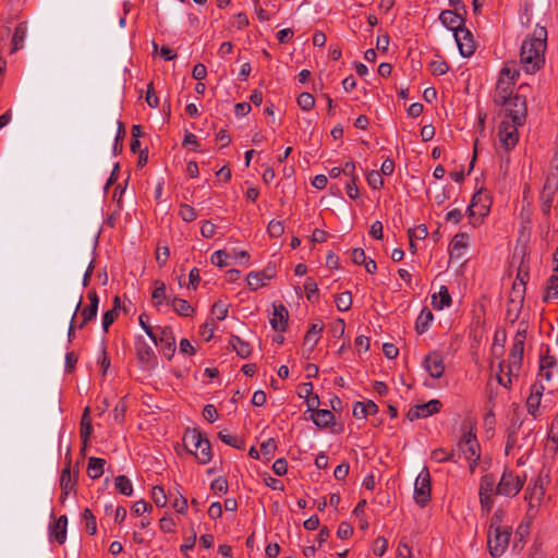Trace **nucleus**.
I'll list each match as a JSON object with an SVG mask.
<instances>
[{"label": "nucleus", "instance_id": "f257e3e1", "mask_svg": "<svg viewBox=\"0 0 558 558\" xmlns=\"http://www.w3.org/2000/svg\"><path fill=\"white\" fill-rule=\"evenodd\" d=\"M546 47L547 31L543 26H536L533 34L523 40L520 49V63L526 73H535L544 66Z\"/></svg>", "mask_w": 558, "mask_h": 558}, {"label": "nucleus", "instance_id": "f03ea898", "mask_svg": "<svg viewBox=\"0 0 558 558\" xmlns=\"http://www.w3.org/2000/svg\"><path fill=\"white\" fill-rule=\"evenodd\" d=\"M184 446L202 464L213 459L210 442L206 435L196 428H187L183 436Z\"/></svg>", "mask_w": 558, "mask_h": 558}, {"label": "nucleus", "instance_id": "7ed1b4c3", "mask_svg": "<svg viewBox=\"0 0 558 558\" xmlns=\"http://www.w3.org/2000/svg\"><path fill=\"white\" fill-rule=\"evenodd\" d=\"M475 426L469 422L461 426V436L454 446L456 457H463L464 460L473 457H482V449L476 437Z\"/></svg>", "mask_w": 558, "mask_h": 558}, {"label": "nucleus", "instance_id": "20e7f679", "mask_svg": "<svg viewBox=\"0 0 558 558\" xmlns=\"http://www.w3.org/2000/svg\"><path fill=\"white\" fill-rule=\"evenodd\" d=\"M525 338H526V330L525 329L518 330L514 336V339H513V343H512V348H511L509 356H508V361L507 362L502 361L499 363L500 371L502 372L504 368H507V374L509 376H515V377L519 376V373H520V369L522 366Z\"/></svg>", "mask_w": 558, "mask_h": 558}, {"label": "nucleus", "instance_id": "39448f33", "mask_svg": "<svg viewBox=\"0 0 558 558\" xmlns=\"http://www.w3.org/2000/svg\"><path fill=\"white\" fill-rule=\"evenodd\" d=\"M490 206L492 198L488 191L484 189L478 190L473 195L471 204L466 210L470 218V223L474 227L480 225L482 219L489 214Z\"/></svg>", "mask_w": 558, "mask_h": 558}, {"label": "nucleus", "instance_id": "423d86ee", "mask_svg": "<svg viewBox=\"0 0 558 558\" xmlns=\"http://www.w3.org/2000/svg\"><path fill=\"white\" fill-rule=\"evenodd\" d=\"M525 481V475L521 477L512 470L505 469L497 483L496 494L505 497H514L521 492Z\"/></svg>", "mask_w": 558, "mask_h": 558}, {"label": "nucleus", "instance_id": "0eeeda50", "mask_svg": "<svg viewBox=\"0 0 558 558\" xmlns=\"http://www.w3.org/2000/svg\"><path fill=\"white\" fill-rule=\"evenodd\" d=\"M496 478L494 474L487 473L480 478L478 499L482 512L488 514L494 508V496L496 494Z\"/></svg>", "mask_w": 558, "mask_h": 558}, {"label": "nucleus", "instance_id": "6e6552de", "mask_svg": "<svg viewBox=\"0 0 558 558\" xmlns=\"http://www.w3.org/2000/svg\"><path fill=\"white\" fill-rule=\"evenodd\" d=\"M550 482V470L543 466L539 471L538 476L531 481L529 486L526 487L524 499L533 504V501L539 502L546 493V487Z\"/></svg>", "mask_w": 558, "mask_h": 558}, {"label": "nucleus", "instance_id": "1a4fd4ad", "mask_svg": "<svg viewBox=\"0 0 558 558\" xmlns=\"http://www.w3.org/2000/svg\"><path fill=\"white\" fill-rule=\"evenodd\" d=\"M505 108L506 117L515 122V124H524L527 114L526 98L517 93L507 99V104L499 105Z\"/></svg>", "mask_w": 558, "mask_h": 558}, {"label": "nucleus", "instance_id": "9d476101", "mask_svg": "<svg viewBox=\"0 0 558 558\" xmlns=\"http://www.w3.org/2000/svg\"><path fill=\"white\" fill-rule=\"evenodd\" d=\"M511 536V529H495L488 530L487 533V546L489 554L494 558H498L504 555L508 548Z\"/></svg>", "mask_w": 558, "mask_h": 558}, {"label": "nucleus", "instance_id": "9b49d317", "mask_svg": "<svg viewBox=\"0 0 558 558\" xmlns=\"http://www.w3.org/2000/svg\"><path fill=\"white\" fill-rule=\"evenodd\" d=\"M432 477L425 466L418 473L414 483V499L420 507H425L430 500Z\"/></svg>", "mask_w": 558, "mask_h": 558}, {"label": "nucleus", "instance_id": "f8f14e48", "mask_svg": "<svg viewBox=\"0 0 558 558\" xmlns=\"http://www.w3.org/2000/svg\"><path fill=\"white\" fill-rule=\"evenodd\" d=\"M558 195V168L556 171L548 174L544 184L541 199H542V211L544 215L549 216L553 204L555 203Z\"/></svg>", "mask_w": 558, "mask_h": 558}, {"label": "nucleus", "instance_id": "ddd939ff", "mask_svg": "<svg viewBox=\"0 0 558 558\" xmlns=\"http://www.w3.org/2000/svg\"><path fill=\"white\" fill-rule=\"evenodd\" d=\"M525 288L522 283H513L507 302L506 318L514 323L521 313L524 301Z\"/></svg>", "mask_w": 558, "mask_h": 558}, {"label": "nucleus", "instance_id": "4468645a", "mask_svg": "<svg viewBox=\"0 0 558 558\" xmlns=\"http://www.w3.org/2000/svg\"><path fill=\"white\" fill-rule=\"evenodd\" d=\"M523 124H515L512 120H504L499 125L498 138L501 147L509 151L515 147L519 142L518 128Z\"/></svg>", "mask_w": 558, "mask_h": 558}, {"label": "nucleus", "instance_id": "2eb2a0df", "mask_svg": "<svg viewBox=\"0 0 558 558\" xmlns=\"http://www.w3.org/2000/svg\"><path fill=\"white\" fill-rule=\"evenodd\" d=\"M77 476L78 471H74V473H71V461L69 460L65 466L61 471L60 476V488H61V495H60V501L61 504L65 502V499L68 495L71 492L76 490V484H77Z\"/></svg>", "mask_w": 558, "mask_h": 558}, {"label": "nucleus", "instance_id": "dca6fc26", "mask_svg": "<svg viewBox=\"0 0 558 558\" xmlns=\"http://www.w3.org/2000/svg\"><path fill=\"white\" fill-rule=\"evenodd\" d=\"M545 387L541 380H536L530 388V395L526 399L527 413L534 418L541 415V402L544 396Z\"/></svg>", "mask_w": 558, "mask_h": 558}, {"label": "nucleus", "instance_id": "f3484780", "mask_svg": "<svg viewBox=\"0 0 558 558\" xmlns=\"http://www.w3.org/2000/svg\"><path fill=\"white\" fill-rule=\"evenodd\" d=\"M441 407H442V404L439 400L433 399L426 403L416 404V405L410 408V410L407 413V417L411 422L415 421L417 418H425L435 413H438L440 411Z\"/></svg>", "mask_w": 558, "mask_h": 558}, {"label": "nucleus", "instance_id": "a211bd4d", "mask_svg": "<svg viewBox=\"0 0 558 558\" xmlns=\"http://www.w3.org/2000/svg\"><path fill=\"white\" fill-rule=\"evenodd\" d=\"M454 39L459 47V51L463 57H470L475 51V41L472 33L464 26L456 29Z\"/></svg>", "mask_w": 558, "mask_h": 558}, {"label": "nucleus", "instance_id": "6ab92c4d", "mask_svg": "<svg viewBox=\"0 0 558 558\" xmlns=\"http://www.w3.org/2000/svg\"><path fill=\"white\" fill-rule=\"evenodd\" d=\"M156 345H160V351L170 360L175 352V338L171 327H163L160 329V335L157 336Z\"/></svg>", "mask_w": 558, "mask_h": 558}, {"label": "nucleus", "instance_id": "aec40b11", "mask_svg": "<svg viewBox=\"0 0 558 558\" xmlns=\"http://www.w3.org/2000/svg\"><path fill=\"white\" fill-rule=\"evenodd\" d=\"M464 15L458 8L456 10H444L439 14V21L445 27L456 33V29L465 25Z\"/></svg>", "mask_w": 558, "mask_h": 558}, {"label": "nucleus", "instance_id": "412c9836", "mask_svg": "<svg viewBox=\"0 0 558 558\" xmlns=\"http://www.w3.org/2000/svg\"><path fill=\"white\" fill-rule=\"evenodd\" d=\"M558 374V362L554 355H546L541 359L539 369L537 373V380L545 379L547 383L551 381Z\"/></svg>", "mask_w": 558, "mask_h": 558}, {"label": "nucleus", "instance_id": "4be33fe9", "mask_svg": "<svg viewBox=\"0 0 558 558\" xmlns=\"http://www.w3.org/2000/svg\"><path fill=\"white\" fill-rule=\"evenodd\" d=\"M425 369L434 378H440L445 372V364L442 356L436 352H429L424 360Z\"/></svg>", "mask_w": 558, "mask_h": 558}, {"label": "nucleus", "instance_id": "5701e85b", "mask_svg": "<svg viewBox=\"0 0 558 558\" xmlns=\"http://www.w3.org/2000/svg\"><path fill=\"white\" fill-rule=\"evenodd\" d=\"M514 81H506L504 77H499L496 84L494 93L495 105H505L507 99L512 97Z\"/></svg>", "mask_w": 558, "mask_h": 558}, {"label": "nucleus", "instance_id": "b1692460", "mask_svg": "<svg viewBox=\"0 0 558 558\" xmlns=\"http://www.w3.org/2000/svg\"><path fill=\"white\" fill-rule=\"evenodd\" d=\"M89 305L85 306L81 311L82 322L78 328H83L88 322L93 320L97 316L99 299L95 290H90L87 293Z\"/></svg>", "mask_w": 558, "mask_h": 558}, {"label": "nucleus", "instance_id": "393cba45", "mask_svg": "<svg viewBox=\"0 0 558 558\" xmlns=\"http://www.w3.org/2000/svg\"><path fill=\"white\" fill-rule=\"evenodd\" d=\"M272 310V316L269 320L272 329L276 331H284L288 326V310L283 304H274Z\"/></svg>", "mask_w": 558, "mask_h": 558}, {"label": "nucleus", "instance_id": "a878e982", "mask_svg": "<svg viewBox=\"0 0 558 558\" xmlns=\"http://www.w3.org/2000/svg\"><path fill=\"white\" fill-rule=\"evenodd\" d=\"M325 325L323 323L312 324L304 336L303 347H307V351L311 353L315 345L319 341L322 331Z\"/></svg>", "mask_w": 558, "mask_h": 558}, {"label": "nucleus", "instance_id": "bb28decb", "mask_svg": "<svg viewBox=\"0 0 558 558\" xmlns=\"http://www.w3.org/2000/svg\"><path fill=\"white\" fill-rule=\"evenodd\" d=\"M66 515H61L59 519L49 527V535L54 538L59 544H63L66 539Z\"/></svg>", "mask_w": 558, "mask_h": 558}, {"label": "nucleus", "instance_id": "cd10ccee", "mask_svg": "<svg viewBox=\"0 0 558 558\" xmlns=\"http://www.w3.org/2000/svg\"><path fill=\"white\" fill-rule=\"evenodd\" d=\"M92 432H93L92 418H90V414H89V408L87 407V408H85V410L82 414L81 424H80V437L83 442L82 450H85V447H86L87 441L92 435Z\"/></svg>", "mask_w": 558, "mask_h": 558}, {"label": "nucleus", "instance_id": "c85d7f7f", "mask_svg": "<svg viewBox=\"0 0 558 558\" xmlns=\"http://www.w3.org/2000/svg\"><path fill=\"white\" fill-rule=\"evenodd\" d=\"M272 278V274H267L266 271H252L246 276L247 287L252 291H256L266 284V281H269Z\"/></svg>", "mask_w": 558, "mask_h": 558}, {"label": "nucleus", "instance_id": "c756f323", "mask_svg": "<svg viewBox=\"0 0 558 558\" xmlns=\"http://www.w3.org/2000/svg\"><path fill=\"white\" fill-rule=\"evenodd\" d=\"M311 418L318 428H327L335 423L333 413L325 409L316 410Z\"/></svg>", "mask_w": 558, "mask_h": 558}, {"label": "nucleus", "instance_id": "7c9ffc66", "mask_svg": "<svg viewBox=\"0 0 558 558\" xmlns=\"http://www.w3.org/2000/svg\"><path fill=\"white\" fill-rule=\"evenodd\" d=\"M26 34H27L26 22L19 23L14 29V34L12 37L11 53H14L15 51L23 48Z\"/></svg>", "mask_w": 558, "mask_h": 558}, {"label": "nucleus", "instance_id": "2f4dec72", "mask_svg": "<svg viewBox=\"0 0 558 558\" xmlns=\"http://www.w3.org/2000/svg\"><path fill=\"white\" fill-rule=\"evenodd\" d=\"M106 460L102 458L90 457L87 464V474L90 478H99L105 471Z\"/></svg>", "mask_w": 558, "mask_h": 558}, {"label": "nucleus", "instance_id": "473e14b6", "mask_svg": "<svg viewBox=\"0 0 558 558\" xmlns=\"http://www.w3.org/2000/svg\"><path fill=\"white\" fill-rule=\"evenodd\" d=\"M434 315L428 307H424L415 322V330L418 335L424 333L429 328L430 323L433 322Z\"/></svg>", "mask_w": 558, "mask_h": 558}, {"label": "nucleus", "instance_id": "72a5a7b5", "mask_svg": "<svg viewBox=\"0 0 558 558\" xmlns=\"http://www.w3.org/2000/svg\"><path fill=\"white\" fill-rule=\"evenodd\" d=\"M229 344L242 359H246L251 355L252 348L248 342L242 340L238 336H231Z\"/></svg>", "mask_w": 558, "mask_h": 558}, {"label": "nucleus", "instance_id": "f704fd0d", "mask_svg": "<svg viewBox=\"0 0 558 558\" xmlns=\"http://www.w3.org/2000/svg\"><path fill=\"white\" fill-rule=\"evenodd\" d=\"M469 245V235L466 233H458L453 236L450 243L451 254H456V256H460L462 252Z\"/></svg>", "mask_w": 558, "mask_h": 558}, {"label": "nucleus", "instance_id": "c9c22d12", "mask_svg": "<svg viewBox=\"0 0 558 558\" xmlns=\"http://www.w3.org/2000/svg\"><path fill=\"white\" fill-rule=\"evenodd\" d=\"M451 304V296L446 286H441L438 294L433 295V306L442 310Z\"/></svg>", "mask_w": 558, "mask_h": 558}, {"label": "nucleus", "instance_id": "e433bc0d", "mask_svg": "<svg viewBox=\"0 0 558 558\" xmlns=\"http://www.w3.org/2000/svg\"><path fill=\"white\" fill-rule=\"evenodd\" d=\"M135 350L138 360L143 363H148L154 357L153 349L142 338L136 340Z\"/></svg>", "mask_w": 558, "mask_h": 558}, {"label": "nucleus", "instance_id": "4c0bfd02", "mask_svg": "<svg viewBox=\"0 0 558 558\" xmlns=\"http://www.w3.org/2000/svg\"><path fill=\"white\" fill-rule=\"evenodd\" d=\"M430 459L437 463L457 462L456 450L447 451L444 448H436L430 452Z\"/></svg>", "mask_w": 558, "mask_h": 558}, {"label": "nucleus", "instance_id": "58836bf2", "mask_svg": "<svg viewBox=\"0 0 558 558\" xmlns=\"http://www.w3.org/2000/svg\"><path fill=\"white\" fill-rule=\"evenodd\" d=\"M171 305H172L173 310L175 311V313L181 316L187 317L194 312L193 307L184 299L172 298Z\"/></svg>", "mask_w": 558, "mask_h": 558}, {"label": "nucleus", "instance_id": "ea45409f", "mask_svg": "<svg viewBox=\"0 0 558 558\" xmlns=\"http://www.w3.org/2000/svg\"><path fill=\"white\" fill-rule=\"evenodd\" d=\"M114 486L116 489L124 496H131L133 494V485L125 475H118L114 478Z\"/></svg>", "mask_w": 558, "mask_h": 558}, {"label": "nucleus", "instance_id": "a19ab883", "mask_svg": "<svg viewBox=\"0 0 558 558\" xmlns=\"http://www.w3.org/2000/svg\"><path fill=\"white\" fill-rule=\"evenodd\" d=\"M154 286H155V288H154V291L151 293V298H153V301H154L155 304L159 305V304H161L166 300L171 302V299H169L166 295V284L162 281L155 280Z\"/></svg>", "mask_w": 558, "mask_h": 558}, {"label": "nucleus", "instance_id": "79ce46f5", "mask_svg": "<svg viewBox=\"0 0 558 558\" xmlns=\"http://www.w3.org/2000/svg\"><path fill=\"white\" fill-rule=\"evenodd\" d=\"M335 303L340 312H347L352 306V294L349 291L341 292L335 296Z\"/></svg>", "mask_w": 558, "mask_h": 558}, {"label": "nucleus", "instance_id": "37998d69", "mask_svg": "<svg viewBox=\"0 0 558 558\" xmlns=\"http://www.w3.org/2000/svg\"><path fill=\"white\" fill-rule=\"evenodd\" d=\"M151 499L157 507H159V508L166 507L168 497L165 493L163 487H161L159 485L154 486L151 489Z\"/></svg>", "mask_w": 558, "mask_h": 558}, {"label": "nucleus", "instance_id": "c03bdc74", "mask_svg": "<svg viewBox=\"0 0 558 558\" xmlns=\"http://www.w3.org/2000/svg\"><path fill=\"white\" fill-rule=\"evenodd\" d=\"M218 437L223 444L233 448L241 449L244 446V441L235 435H231L226 432H219Z\"/></svg>", "mask_w": 558, "mask_h": 558}, {"label": "nucleus", "instance_id": "a18cd8bd", "mask_svg": "<svg viewBox=\"0 0 558 558\" xmlns=\"http://www.w3.org/2000/svg\"><path fill=\"white\" fill-rule=\"evenodd\" d=\"M83 519L85 520V529L89 535H94L97 532L96 518L92 510L86 508L83 512Z\"/></svg>", "mask_w": 558, "mask_h": 558}, {"label": "nucleus", "instance_id": "49530a36", "mask_svg": "<svg viewBox=\"0 0 558 558\" xmlns=\"http://www.w3.org/2000/svg\"><path fill=\"white\" fill-rule=\"evenodd\" d=\"M428 69L433 75H444L448 72L449 65L444 59H437L428 64Z\"/></svg>", "mask_w": 558, "mask_h": 558}, {"label": "nucleus", "instance_id": "de8ad7c7", "mask_svg": "<svg viewBox=\"0 0 558 558\" xmlns=\"http://www.w3.org/2000/svg\"><path fill=\"white\" fill-rule=\"evenodd\" d=\"M551 299H558V276L556 275L550 276L548 279L547 294L544 298V302Z\"/></svg>", "mask_w": 558, "mask_h": 558}, {"label": "nucleus", "instance_id": "09e8293b", "mask_svg": "<svg viewBox=\"0 0 558 558\" xmlns=\"http://www.w3.org/2000/svg\"><path fill=\"white\" fill-rule=\"evenodd\" d=\"M366 181L368 185L374 190H378L384 186L383 175L379 171L376 170H372L367 173Z\"/></svg>", "mask_w": 558, "mask_h": 558}, {"label": "nucleus", "instance_id": "8fccbe9b", "mask_svg": "<svg viewBox=\"0 0 558 558\" xmlns=\"http://www.w3.org/2000/svg\"><path fill=\"white\" fill-rule=\"evenodd\" d=\"M172 507L178 513H185L187 511V499L177 489V496L172 500Z\"/></svg>", "mask_w": 558, "mask_h": 558}, {"label": "nucleus", "instance_id": "3c124183", "mask_svg": "<svg viewBox=\"0 0 558 558\" xmlns=\"http://www.w3.org/2000/svg\"><path fill=\"white\" fill-rule=\"evenodd\" d=\"M179 215L182 218V220L186 222H192L196 219L197 214L194 207L187 204H181L179 209Z\"/></svg>", "mask_w": 558, "mask_h": 558}, {"label": "nucleus", "instance_id": "603ef678", "mask_svg": "<svg viewBox=\"0 0 558 558\" xmlns=\"http://www.w3.org/2000/svg\"><path fill=\"white\" fill-rule=\"evenodd\" d=\"M298 105L302 110L308 111L315 105V98L310 93H301L298 97Z\"/></svg>", "mask_w": 558, "mask_h": 558}, {"label": "nucleus", "instance_id": "864d4df0", "mask_svg": "<svg viewBox=\"0 0 558 558\" xmlns=\"http://www.w3.org/2000/svg\"><path fill=\"white\" fill-rule=\"evenodd\" d=\"M304 290L308 301H314L318 298V287L313 278H307L304 283Z\"/></svg>", "mask_w": 558, "mask_h": 558}, {"label": "nucleus", "instance_id": "5fc2aeb1", "mask_svg": "<svg viewBox=\"0 0 558 558\" xmlns=\"http://www.w3.org/2000/svg\"><path fill=\"white\" fill-rule=\"evenodd\" d=\"M408 235L410 240H424L428 235V230L425 225H418L409 229Z\"/></svg>", "mask_w": 558, "mask_h": 558}, {"label": "nucleus", "instance_id": "6e6d98bb", "mask_svg": "<svg viewBox=\"0 0 558 558\" xmlns=\"http://www.w3.org/2000/svg\"><path fill=\"white\" fill-rule=\"evenodd\" d=\"M138 322L141 327L144 329L146 335L154 341V343H157V335L154 332L151 326L149 325V318L146 314H141L138 317Z\"/></svg>", "mask_w": 558, "mask_h": 558}, {"label": "nucleus", "instance_id": "4d7b16f0", "mask_svg": "<svg viewBox=\"0 0 558 558\" xmlns=\"http://www.w3.org/2000/svg\"><path fill=\"white\" fill-rule=\"evenodd\" d=\"M267 231L271 238H279L284 232V226L282 221L271 220L268 223Z\"/></svg>", "mask_w": 558, "mask_h": 558}, {"label": "nucleus", "instance_id": "13d9d810", "mask_svg": "<svg viewBox=\"0 0 558 558\" xmlns=\"http://www.w3.org/2000/svg\"><path fill=\"white\" fill-rule=\"evenodd\" d=\"M210 488L215 493L223 495L228 492V482L225 477L219 476L211 482Z\"/></svg>", "mask_w": 558, "mask_h": 558}, {"label": "nucleus", "instance_id": "bf43d9fd", "mask_svg": "<svg viewBox=\"0 0 558 558\" xmlns=\"http://www.w3.org/2000/svg\"><path fill=\"white\" fill-rule=\"evenodd\" d=\"M388 548V543H387V539L385 537H377L375 541H374V544H373V553L378 556V557H381L384 556V554L386 553Z\"/></svg>", "mask_w": 558, "mask_h": 558}, {"label": "nucleus", "instance_id": "052dcab7", "mask_svg": "<svg viewBox=\"0 0 558 558\" xmlns=\"http://www.w3.org/2000/svg\"><path fill=\"white\" fill-rule=\"evenodd\" d=\"M519 70L515 69L514 66L511 68L510 65L506 64L500 73H499V77H504L506 78V81H517V78L519 77Z\"/></svg>", "mask_w": 558, "mask_h": 558}, {"label": "nucleus", "instance_id": "680f3d73", "mask_svg": "<svg viewBox=\"0 0 558 558\" xmlns=\"http://www.w3.org/2000/svg\"><path fill=\"white\" fill-rule=\"evenodd\" d=\"M118 317V312L116 308H111L105 312L102 316V329L105 332H108L109 327L114 323Z\"/></svg>", "mask_w": 558, "mask_h": 558}, {"label": "nucleus", "instance_id": "e2e57ef3", "mask_svg": "<svg viewBox=\"0 0 558 558\" xmlns=\"http://www.w3.org/2000/svg\"><path fill=\"white\" fill-rule=\"evenodd\" d=\"M227 258L228 254L226 251L219 250L213 253L210 260L215 266L222 268L227 266Z\"/></svg>", "mask_w": 558, "mask_h": 558}, {"label": "nucleus", "instance_id": "0e129e2a", "mask_svg": "<svg viewBox=\"0 0 558 558\" xmlns=\"http://www.w3.org/2000/svg\"><path fill=\"white\" fill-rule=\"evenodd\" d=\"M151 510L153 506L144 500L136 501L131 508L132 513L136 517H140L143 513Z\"/></svg>", "mask_w": 558, "mask_h": 558}, {"label": "nucleus", "instance_id": "69168bd1", "mask_svg": "<svg viewBox=\"0 0 558 558\" xmlns=\"http://www.w3.org/2000/svg\"><path fill=\"white\" fill-rule=\"evenodd\" d=\"M170 256V250L168 246H158L156 250V262L157 264L162 267L168 262V258Z\"/></svg>", "mask_w": 558, "mask_h": 558}, {"label": "nucleus", "instance_id": "338daca9", "mask_svg": "<svg viewBox=\"0 0 558 558\" xmlns=\"http://www.w3.org/2000/svg\"><path fill=\"white\" fill-rule=\"evenodd\" d=\"M277 449V444L274 438H269L266 441L262 442L260 451L264 456L270 458L274 456Z\"/></svg>", "mask_w": 558, "mask_h": 558}, {"label": "nucleus", "instance_id": "774afa93", "mask_svg": "<svg viewBox=\"0 0 558 558\" xmlns=\"http://www.w3.org/2000/svg\"><path fill=\"white\" fill-rule=\"evenodd\" d=\"M125 411H126L125 402H124L123 400H120V401L116 404V407H114V409H113V411H112V413H113V418H114V421H116L117 423H122V422H123V420H124V415H125Z\"/></svg>", "mask_w": 558, "mask_h": 558}]
</instances>
